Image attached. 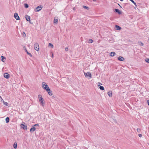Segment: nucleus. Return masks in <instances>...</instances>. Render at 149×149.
<instances>
[{
  "instance_id": "obj_1",
  "label": "nucleus",
  "mask_w": 149,
  "mask_h": 149,
  "mask_svg": "<svg viewBox=\"0 0 149 149\" xmlns=\"http://www.w3.org/2000/svg\"><path fill=\"white\" fill-rule=\"evenodd\" d=\"M42 87L46 91L49 90V88L48 86L46 84L45 82H43L42 83Z\"/></svg>"
},
{
  "instance_id": "obj_2",
  "label": "nucleus",
  "mask_w": 149,
  "mask_h": 149,
  "mask_svg": "<svg viewBox=\"0 0 149 149\" xmlns=\"http://www.w3.org/2000/svg\"><path fill=\"white\" fill-rule=\"evenodd\" d=\"M84 74L86 77L89 79L92 77V75L90 72L87 73L84 72Z\"/></svg>"
},
{
  "instance_id": "obj_3",
  "label": "nucleus",
  "mask_w": 149,
  "mask_h": 149,
  "mask_svg": "<svg viewBox=\"0 0 149 149\" xmlns=\"http://www.w3.org/2000/svg\"><path fill=\"white\" fill-rule=\"evenodd\" d=\"M34 47L35 50L38 51L39 50V47L38 44L37 43H35L34 45Z\"/></svg>"
},
{
  "instance_id": "obj_4",
  "label": "nucleus",
  "mask_w": 149,
  "mask_h": 149,
  "mask_svg": "<svg viewBox=\"0 0 149 149\" xmlns=\"http://www.w3.org/2000/svg\"><path fill=\"white\" fill-rule=\"evenodd\" d=\"M42 7L41 6H38L36 8L35 11L37 12H38L42 9Z\"/></svg>"
},
{
  "instance_id": "obj_5",
  "label": "nucleus",
  "mask_w": 149,
  "mask_h": 149,
  "mask_svg": "<svg viewBox=\"0 0 149 149\" xmlns=\"http://www.w3.org/2000/svg\"><path fill=\"white\" fill-rule=\"evenodd\" d=\"M4 77L6 79H8L9 78L10 75L8 73H5L4 74Z\"/></svg>"
},
{
  "instance_id": "obj_6",
  "label": "nucleus",
  "mask_w": 149,
  "mask_h": 149,
  "mask_svg": "<svg viewBox=\"0 0 149 149\" xmlns=\"http://www.w3.org/2000/svg\"><path fill=\"white\" fill-rule=\"evenodd\" d=\"M14 17L17 20H18L19 19V17L17 13H15L14 14Z\"/></svg>"
},
{
  "instance_id": "obj_7",
  "label": "nucleus",
  "mask_w": 149,
  "mask_h": 149,
  "mask_svg": "<svg viewBox=\"0 0 149 149\" xmlns=\"http://www.w3.org/2000/svg\"><path fill=\"white\" fill-rule=\"evenodd\" d=\"M25 18L27 21H29L30 23H31L30 22V16L26 15V16Z\"/></svg>"
},
{
  "instance_id": "obj_8",
  "label": "nucleus",
  "mask_w": 149,
  "mask_h": 149,
  "mask_svg": "<svg viewBox=\"0 0 149 149\" xmlns=\"http://www.w3.org/2000/svg\"><path fill=\"white\" fill-rule=\"evenodd\" d=\"M118 59L119 61H123L125 60L124 58L123 57L121 56H119L118 58Z\"/></svg>"
},
{
  "instance_id": "obj_9",
  "label": "nucleus",
  "mask_w": 149,
  "mask_h": 149,
  "mask_svg": "<svg viewBox=\"0 0 149 149\" xmlns=\"http://www.w3.org/2000/svg\"><path fill=\"white\" fill-rule=\"evenodd\" d=\"M21 127L22 128H23L24 129L27 130V127L26 126H25L24 125L21 124Z\"/></svg>"
},
{
  "instance_id": "obj_10",
  "label": "nucleus",
  "mask_w": 149,
  "mask_h": 149,
  "mask_svg": "<svg viewBox=\"0 0 149 149\" xmlns=\"http://www.w3.org/2000/svg\"><path fill=\"white\" fill-rule=\"evenodd\" d=\"M38 98L39 100V101H42V100H43L42 96L40 95H38Z\"/></svg>"
},
{
  "instance_id": "obj_11",
  "label": "nucleus",
  "mask_w": 149,
  "mask_h": 149,
  "mask_svg": "<svg viewBox=\"0 0 149 149\" xmlns=\"http://www.w3.org/2000/svg\"><path fill=\"white\" fill-rule=\"evenodd\" d=\"M107 94L110 97H111L112 95V92L111 91H109L107 92Z\"/></svg>"
},
{
  "instance_id": "obj_12",
  "label": "nucleus",
  "mask_w": 149,
  "mask_h": 149,
  "mask_svg": "<svg viewBox=\"0 0 149 149\" xmlns=\"http://www.w3.org/2000/svg\"><path fill=\"white\" fill-rule=\"evenodd\" d=\"M58 21V19L57 17H55L54 19V23H57Z\"/></svg>"
},
{
  "instance_id": "obj_13",
  "label": "nucleus",
  "mask_w": 149,
  "mask_h": 149,
  "mask_svg": "<svg viewBox=\"0 0 149 149\" xmlns=\"http://www.w3.org/2000/svg\"><path fill=\"white\" fill-rule=\"evenodd\" d=\"M48 93V94L50 95H52V91L49 89V90H47L46 91Z\"/></svg>"
},
{
  "instance_id": "obj_14",
  "label": "nucleus",
  "mask_w": 149,
  "mask_h": 149,
  "mask_svg": "<svg viewBox=\"0 0 149 149\" xmlns=\"http://www.w3.org/2000/svg\"><path fill=\"white\" fill-rule=\"evenodd\" d=\"M115 28L117 30H120L121 29V28L120 26L117 25L115 26Z\"/></svg>"
},
{
  "instance_id": "obj_15",
  "label": "nucleus",
  "mask_w": 149,
  "mask_h": 149,
  "mask_svg": "<svg viewBox=\"0 0 149 149\" xmlns=\"http://www.w3.org/2000/svg\"><path fill=\"white\" fill-rule=\"evenodd\" d=\"M40 102V104L43 106H44V105L45 104V102H44V100H42V101H39Z\"/></svg>"
},
{
  "instance_id": "obj_16",
  "label": "nucleus",
  "mask_w": 149,
  "mask_h": 149,
  "mask_svg": "<svg viewBox=\"0 0 149 149\" xmlns=\"http://www.w3.org/2000/svg\"><path fill=\"white\" fill-rule=\"evenodd\" d=\"M115 12L116 13H118L119 14H120L121 13V12L118 9H115Z\"/></svg>"
},
{
  "instance_id": "obj_17",
  "label": "nucleus",
  "mask_w": 149,
  "mask_h": 149,
  "mask_svg": "<svg viewBox=\"0 0 149 149\" xmlns=\"http://www.w3.org/2000/svg\"><path fill=\"white\" fill-rule=\"evenodd\" d=\"M36 130V128L34 127H33L31 128L30 129V132H34Z\"/></svg>"
},
{
  "instance_id": "obj_18",
  "label": "nucleus",
  "mask_w": 149,
  "mask_h": 149,
  "mask_svg": "<svg viewBox=\"0 0 149 149\" xmlns=\"http://www.w3.org/2000/svg\"><path fill=\"white\" fill-rule=\"evenodd\" d=\"M13 147L15 149H16L17 148V143H16V142L14 143L13 144Z\"/></svg>"
},
{
  "instance_id": "obj_19",
  "label": "nucleus",
  "mask_w": 149,
  "mask_h": 149,
  "mask_svg": "<svg viewBox=\"0 0 149 149\" xmlns=\"http://www.w3.org/2000/svg\"><path fill=\"white\" fill-rule=\"evenodd\" d=\"M110 56H113L116 54V53L114 52H112L110 53Z\"/></svg>"
},
{
  "instance_id": "obj_20",
  "label": "nucleus",
  "mask_w": 149,
  "mask_h": 149,
  "mask_svg": "<svg viewBox=\"0 0 149 149\" xmlns=\"http://www.w3.org/2000/svg\"><path fill=\"white\" fill-rule=\"evenodd\" d=\"M48 46L49 47H51V48H53V47H54L53 45L51 43H49V44Z\"/></svg>"
},
{
  "instance_id": "obj_21",
  "label": "nucleus",
  "mask_w": 149,
  "mask_h": 149,
  "mask_svg": "<svg viewBox=\"0 0 149 149\" xmlns=\"http://www.w3.org/2000/svg\"><path fill=\"white\" fill-rule=\"evenodd\" d=\"M3 104L4 105L6 106H8V103H7V102H5L4 101H3Z\"/></svg>"
},
{
  "instance_id": "obj_22",
  "label": "nucleus",
  "mask_w": 149,
  "mask_h": 149,
  "mask_svg": "<svg viewBox=\"0 0 149 149\" xmlns=\"http://www.w3.org/2000/svg\"><path fill=\"white\" fill-rule=\"evenodd\" d=\"M6 123H8L9 121V118L8 117H7L6 119Z\"/></svg>"
},
{
  "instance_id": "obj_23",
  "label": "nucleus",
  "mask_w": 149,
  "mask_h": 149,
  "mask_svg": "<svg viewBox=\"0 0 149 149\" xmlns=\"http://www.w3.org/2000/svg\"><path fill=\"white\" fill-rule=\"evenodd\" d=\"M1 61L3 62H4V60L5 59V57L3 56H1Z\"/></svg>"
},
{
  "instance_id": "obj_24",
  "label": "nucleus",
  "mask_w": 149,
  "mask_h": 149,
  "mask_svg": "<svg viewBox=\"0 0 149 149\" xmlns=\"http://www.w3.org/2000/svg\"><path fill=\"white\" fill-rule=\"evenodd\" d=\"M99 88L101 90H103L104 89V87L103 86H100Z\"/></svg>"
},
{
  "instance_id": "obj_25",
  "label": "nucleus",
  "mask_w": 149,
  "mask_h": 149,
  "mask_svg": "<svg viewBox=\"0 0 149 149\" xmlns=\"http://www.w3.org/2000/svg\"><path fill=\"white\" fill-rule=\"evenodd\" d=\"M24 5L25 7L26 8H27L29 7V5L27 3H25Z\"/></svg>"
},
{
  "instance_id": "obj_26",
  "label": "nucleus",
  "mask_w": 149,
  "mask_h": 149,
  "mask_svg": "<svg viewBox=\"0 0 149 149\" xmlns=\"http://www.w3.org/2000/svg\"><path fill=\"white\" fill-rule=\"evenodd\" d=\"M83 7L84 8L87 9V10H88L89 9V8L88 7L86 6H83Z\"/></svg>"
},
{
  "instance_id": "obj_27",
  "label": "nucleus",
  "mask_w": 149,
  "mask_h": 149,
  "mask_svg": "<svg viewBox=\"0 0 149 149\" xmlns=\"http://www.w3.org/2000/svg\"><path fill=\"white\" fill-rule=\"evenodd\" d=\"M93 42V40L92 39H91L89 40V41H88V42L89 43H92Z\"/></svg>"
},
{
  "instance_id": "obj_28",
  "label": "nucleus",
  "mask_w": 149,
  "mask_h": 149,
  "mask_svg": "<svg viewBox=\"0 0 149 149\" xmlns=\"http://www.w3.org/2000/svg\"><path fill=\"white\" fill-rule=\"evenodd\" d=\"M145 61L146 62L149 63V59L148 58H146Z\"/></svg>"
},
{
  "instance_id": "obj_29",
  "label": "nucleus",
  "mask_w": 149,
  "mask_h": 149,
  "mask_svg": "<svg viewBox=\"0 0 149 149\" xmlns=\"http://www.w3.org/2000/svg\"><path fill=\"white\" fill-rule=\"evenodd\" d=\"M27 53L31 56H32V55H31V54L30 53H29L28 51H27Z\"/></svg>"
},
{
  "instance_id": "obj_30",
  "label": "nucleus",
  "mask_w": 149,
  "mask_h": 149,
  "mask_svg": "<svg viewBox=\"0 0 149 149\" xmlns=\"http://www.w3.org/2000/svg\"><path fill=\"white\" fill-rule=\"evenodd\" d=\"M22 35L24 37H25L26 36V34L24 32H23L22 33Z\"/></svg>"
},
{
  "instance_id": "obj_31",
  "label": "nucleus",
  "mask_w": 149,
  "mask_h": 149,
  "mask_svg": "<svg viewBox=\"0 0 149 149\" xmlns=\"http://www.w3.org/2000/svg\"><path fill=\"white\" fill-rule=\"evenodd\" d=\"M137 131L139 133L140 132V129L139 128H137Z\"/></svg>"
},
{
  "instance_id": "obj_32",
  "label": "nucleus",
  "mask_w": 149,
  "mask_h": 149,
  "mask_svg": "<svg viewBox=\"0 0 149 149\" xmlns=\"http://www.w3.org/2000/svg\"><path fill=\"white\" fill-rule=\"evenodd\" d=\"M140 45H141V46H143V43L142 42H140Z\"/></svg>"
},
{
  "instance_id": "obj_33",
  "label": "nucleus",
  "mask_w": 149,
  "mask_h": 149,
  "mask_svg": "<svg viewBox=\"0 0 149 149\" xmlns=\"http://www.w3.org/2000/svg\"><path fill=\"white\" fill-rule=\"evenodd\" d=\"M101 84L100 83H98V84L97 85L98 86H100L101 85Z\"/></svg>"
},
{
  "instance_id": "obj_34",
  "label": "nucleus",
  "mask_w": 149,
  "mask_h": 149,
  "mask_svg": "<svg viewBox=\"0 0 149 149\" xmlns=\"http://www.w3.org/2000/svg\"><path fill=\"white\" fill-rule=\"evenodd\" d=\"M140 137H141L142 136V135L141 134H139L138 135Z\"/></svg>"
},
{
  "instance_id": "obj_35",
  "label": "nucleus",
  "mask_w": 149,
  "mask_h": 149,
  "mask_svg": "<svg viewBox=\"0 0 149 149\" xmlns=\"http://www.w3.org/2000/svg\"><path fill=\"white\" fill-rule=\"evenodd\" d=\"M65 50L66 51H68V48L67 47H66L65 48Z\"/></svg>"
},
{
  "instance_id": "obj_36",
  "label": "nucleus",
  "mask_w": 149,
  "mask_h": 149,
  "mask_svg": "<svg viewBox=\"0 0 149 149\" xmlns=\"http://www.w3.org/2000/svg\"><path fill=\"white\" fill-rule=\"evenodd\" d=\"M53 56H54V55H53V53H52V56H51V57L52 58H53Z\"/></svg>"
},
{
  "instance_id": "obj_37",
  "label": "nucleus",
  "mask_w": 149,
  "mask_h": 149,
  "mask_svg": "<svg viewBox=\"0 0 149 149\" xmlns=\"http://www.w3.org/2000/svg\"><path fill=\"white\" fill-rule=\"evenodd\" d=\"M38 124H35L34 125V126H38Z\"/></svg>"
},
{
  "instance_id": "obj_38",
  "label": "nucleus",
  "mask_w": 149,
  "mask_h": 149,
  "mask_svg": "<svg viewBox=\"0 0 149 149\" xmlns=\"http://www.w3.org/2000/svg\"><path fill=\"white\" fill-rule=\"evenodd\" d=\"M147 102L148 104V105H149V100H148Z\"/></svg>"
},
{
  "instance_id": "obj_39",
  "label": "nucleus",
  "mask_w": 149,
  "mask_h": 149,
  "mask_svg": "<svg viewBox=\"0 0 149 149\" xmlns=\"http://www.w3.org/2000/svg\"><path fill=\"white\" fill-rule=\"evenodd\" d=\"M1 101H3H3H4L3 100V99H2V100H1Z\"/></svg>"
},
{
  "instance_id": "obj_40",
  "label": "nucleus",
  "mask_w": 149,
  "mask_h": 149,
  "mask_svg": "<svg viewBox=\"0 0 149 149\" xmlns=\"http://www.w3.org/2000/svg\"><path fill=\"white\" fill-rule=\"evenodd\" d=\"M25 50L26 51V52H27V50H26V49H25Z\"/></svg>"
},
{
  "instance_id": "obj_41",
  "label": "nucleus",
  "mask_w": 149,
  "mask_h": 149,
  "mask_svg": "<svg viewBox=\"0 0 149 149\" xmlns=\"http://www.w3.org/2000/svg\"><path fill=\"white\" fill-rule=\"evenodd\" d=\"M121 1H123V0H120Z\"/></svg>"
},
{
  "instance_id": "obj_42",
  "label": "nucleus",
  "mask_w": 149,
  "mask_h": 149,
  "mask_svg": "<svg viewBox=\"0 0 149 149\" xmlns=\"http://www.w3.org/2000/svg\"><path fill=\"white\" fill-rule=\"evenodd\" d=\"M96 0H94V1H96Z\"/></svg>"
},
{
  "instance_id": "obj_43",
  "label": "nucleus",
  "mask_w": 149,
  "mask_h": 149,
  "mask_svg": "<svg viewBox=\"0 0 149 149\" xmlns=\"http://www.w3.org/2000/svg\"><path fill=\"white\" fill-rule=\"evenodd\" d=\"M0 98L2 99V98H1V97L0 96Z\"/></svg>"
},
{
  "instance_id": "obj_44",
  "label": "nucleus",
  "mask_w": 149,
  "mask_h": 149,
  "mask_svg": "<svg viewBox=\"0 0 149 149\" xmlns=\"http://www.w3.org/2000/svg\"><path fill=\"white\" fill-rule=\"evenodd\" d=\"M148 40L149 41V38L148 39Z\"/></svg>"
}]
</instances>
